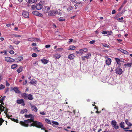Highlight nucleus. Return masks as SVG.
Here are the masks:
<instances>
[{"label": "nucleus", "mask_w": 132, "mask_h": 132, "mask_svg": "<svg viewBox=\"0 0 132 132\" xmlns=\"http://www.w3.org/2000/svg\"><path fill=\"white\" fill-rule=\"evenodd\" d=\"M32 110L33 111L37 112V108L34 105H32L30 104Z\"/></svg>", "instance_id": "obj_12"}, {"label": "nucleus", "mask_w": 132, "mask_h": 132, "mask_svg": "<svg viewBox=\"0 0 132 132\" xmlns=\"http://www.w3.org/2000/svg\"><path fill=\"white\" fill-rule=\"evenodd\" d=\"M95 42V41L94 40H92L89 42V43L91 44H93Z\"/></svg>", "instance_id": "obj_54"}, {"label": "nucleus", "mask_w": 132, "mask_h": 132, "mask_svg": "<svg viewBox=\"0 0 132 132\" xmlns=\"http://www.w3.org/2000/svg\"><path fill=\"white\" fill-rule=\"evenodd\" d=\"M4 122V120L2 118H0V126L2 125V123Z\"/></svg>", "instance_id": "obj_35"}, {"label": "nucleus", "mask_w": 132, "mask_h": 132, "mask_svg": "<svg viewBox=\"0 0 132 132\" xmlns=\"http://www.w3.org/2000/svg\"><path fill=\"white\" fill-rule=\"evenodd\" d=\"M26 1L28 3L32 4L35 2V0H26Z\"/></svg>", "instance_id": "obj_21"}, {"label": "nucleus", "mask_w": 132, "mask_h": 132, "mask_svg": "<svg viewBox=\"0 0 132 132\" xmlns=\"http://www.w3.org/2000/svg\"><path fill=\"white\" fill-rule=\"evenodd\" d=\"M22 15L24 18H28L29 16V14L28 12L26 11H23L22 13Z\"/></svg>", "instance_id": "obj_6"}, {"label": "nucleus", "mask_w": 132, "mask_h": 132, "mask_svg": "<svg viewBox=\"0 0 132 132\" xmlns=\"http://www.w3.org/2000/svg\"><path fill=\"white\" fill-rule=\"evenodd\" d=\"M35 7V6L34 5H32L31 6V9L32 10H34Z\"/></svg>", "instance_id": "obj_62"}, {"label": "nucleus", "mask_w": 132, "mask_h": 132, "mask_svg": "<svg viewBox=\"0 0 132 132\" xmlns=\"http://www.w3.org/2000/svg\"><path fill=\"white\" fill-rule=\"evenodd\" d=\"M37 55L35 53H34L32 55V56L33 57H37Z\"/></svg>", "instance_id": "obj_46"}, {"label": "nucleus", "mask_w": 132, "mask_h": 132, "mask_svg": "<svg viewBox=\"0 0 132 132\" xmlns=\"http://www.w3.org/2000/svg\"><path fill=\"white\" fill-rule=\"evenodd\" d=\"M56 11L57 12L56 13V14H59L60 15H61L62 14V12H61L60 11L58 12V11Z\"/></svg>", "instance_id": "obj_44"}, {"label": "nucleus", "mask_w": 132, "mask_h": 132, "mask_svg": "<svg viewBox=\"0 0 132 132\" xmlns=\"http://www.w3.org/2000/svg\"><path fill=\"white\" fill-rule=\"evenodd\" d=\"M115 59H116V61L117 63L119 65L121 64V63H120V62H123L124 61V60L122 58L121 59H120L119 58H115Z\"/></svg>", "instance_id": "obj_10"}, {"label": "nucleus", "mask_w": 132, "mask_h": 132, "mask_svg": "<svg viewBox=\"0 0 132 132\" xmlns=\"http://www.w3.org/2000/svg\"><path fill=\"white\" fill-rule=\"evenodd\" d=\"M22 67L20 66V67H19V69L17 70V71L18 73H19L22 71Z\"/></svg>", "instance_id": "obj_19"}, {"label": "nucleus", "mask_w": 132, "mask_h": 132, "mask_svg": "<svg viewBox=\"0 0 132 132\" xmlns=\"http://www.w3.org/2000/svg\"><path fill=\"white\" fill-rule=\"evenodd\" d=\"M107 32H108V35H111V33H112V32L111 31H107Z\"/></svg>", "instance_id": "obj_52"}, {"label": "nucleus", "mask_w": 132, "mask_h": 132, "mask_svg": "<svg viewBox=\"0 0 132 132\" xmlns=\"http://www.w3.org/2000/svg\"><path fill=\"white\" fill-rule=\"evenodd\" d=\"M27 40L31 42L36 41L35 39L34 38H29L27 39Z\"/></svg>", "instance_id": "obj_27"}, {"label": "nucleus", "mask_w": 132, "mask_h": 132, "mask_svg": "<svg viewBox=\"0 0 132 132\" xmlns=\"http://www.w3.org/2000/svg\"><path fill=\"white\" fill-rule=\"evenodd\" d=\"M131 65V63H125V64H124V66H126L128 67H130Z\"/></svg>", "instance_id": "obj_28"}, {"label": "nucleus", "mask_w": 132, "mask_h": 132, "mask_svg": "<svg viewBox=\"0 0 132 132\" xmlns=\"http://www.w3.org/2000/svg\"><path fill=\"white\" fill-rule=\"evenodd\" d=\"M5 88V86L2 84L0 85V90L3 89Z\"/></svg>", "instance_id": "obj_42"}, {"label": "nucleus", "mask_w": 132, "mask_h": 132, "mask_svg": "<svg viewBox=\"0 0 132 132\" xmlns=\"http://www.w3.org/2000/svg\"><path fill=\"white\" fill-rule=\"evenodd\" d=\"M125 122L127 124V125L128 126H132V124H131V123H130V122L128 121V120L127 119L125 121Z\"/></svg>", "instance_id": "obj_29"}, {"label": "nucleus", "mask_w": 132, "mask_h": 132, "mask_svg": "<svg viewBox=\"0 0 132 132\" xmlns=\"http://www.w3.org/2000/svg\"><path fill=\"white\" fill-rule=\"evenodd\" d=\"M127 0H125L124 1L121 7L118 9L119 11H120L121 10L122 8L124 6L125 4L127 3Z\"/></svg>", "instance_id": "obj_14"}, {"label": "nucleus", "mask_w": 132, "mask_h": 132, "mask_svg": "<svg viewBox=\"0 0 132 132\" xmlns=\"http://www.w3.org/2000/svg\"><path fill=\"white\" fill-rule=\"evenodd\" d=\"M19 123L21 125L25 127L33 126L38 128H40L43 127L42 123L36 121H31L30 122L28 121H20Z\"/></svg>", "instance_id": "obj_1"}, {"label": "nucleus", "mask_w": 132, "mask_h": 132, "mask_svg": "<svg viewBox=\"0 0 132 132\" xmlns=\"http://www.w3.org/2000/svg\"><path fill=\"white\" fill-rule=\"evenodd\" d=\"M43 7L42 5L39 3L37 4L35 6V8L37 10H39L41 9Z\"/></svg>", "instance_id": "obj_9"}, {"label": "nucleus", "mask_w": 132, "mask_h": 132, "mask_svg": "<svg viewBox=\"0 0 132 132\" xmlns=\"http://www.w3.org/2000/svg\"><path fill=\"white\" fill-rule=\"evenodd\" d=\"M32 13L33 14L38 16L42 17L43 16L42 14L40 13L37 11L32 12Z\"/></svg>", "instance_id": "obj_8"}, {"label": "nucleus", "mask_w": 132, "mask_h": 132, "mask_svg": "<svg viewBox=\"0 0 132 132\" xmlns=\"http://www.w3.org/2000/svg\"><path fill=\"white\" fill-rule=\"evenodd\" d=\"M40 114L42 115H45V113L44 112H40Z\"/></svg>", "instance_id": "obj_53"}, {"label": "nucleus", "mask_w": 132, "mask_h": 132, "mask_svg": "<svg viewBox=\"0 0 132 132\" xmlns=\"http://www.w3.org/2000/svg\"><path fill=\"white\" fill-rule=\"evenodd\" d=\"M5 96H3L2 97L1 99H0V103H3V101L4 99H5Z\"/></svg>", "instance_id": "obj_36"}, {"label": "nucleus", "mask_w": 132, "mask_h": 132, "mask_svg": "<svg viewBox=\"0 0 132 132\" xmlns=\"http://www.w3.org/2000/svg\"><path fill=\"white\" fill-rule=\"evenodd\" d=\"M27 99H28L30 100H33V98L32 97V95L31 94H30V95L28 96L27 97Z\"/></svg>", "instance_id": "obj_20"}, {"label": "nucleus", "mask_w": 132, "mask_h": 132, "mask_svg": "<svg viewBox=\"0 0 132 132\" xmlns=\"http://www.w3.org/2000/svg\"><path fill=\"white\" fill-rule=\"evenodd\" d=\"M57 12L56 11V10H52L48 12V15L49 16H54L56 14Z\"/></svg>", "instance_id": "obj_4"}, {"label": "nucleus", "mask_w": 132, "mask_h": 132, "mask_svg": "<svg viewBox=\"0 0 132 132\" xmlns=\"http://www.w3.org/2000/svg\"><path fill=\"white\" fill-rule=\"evenodd\" d=\"M41 62H42V63L44 64H46L48 62V61L47 60L43 59H42L41 60Z\"/></svg>", "instance_id": "obj_17"}, {"label": "nucleus", "mask_w": 132, "mask_h": 132, "mask_svg": "<svg viewBox=\"0 0 132 132\" xmlns=\"http://www.w3.org/2000/svg\"><path fill=\"white\" fill-rule=\"evenodd\" d=\"M33 50L37 52H39V50H38L37 48L36 47H34L33 48Z\"/></svg>", "instance_id": "obj_39"}, {"label": "nucleus", "mask_w": 132, "mask_h": 132, "mask_svg": "<svg viewBox=\"0 0 132 132\" xmlns=\"http://www.w3.org/2000/svg\"><path fill=\"white\" fill-rule=\"evenodd\" d=\"M82 50L80 49V50L79 51H76V53L79 54H82L83 53V52H82Z\"/></svg>", "instance_id": "obj_31"}, {"label": "nucleus", "mask_w": 132, "mask_h": 132, "mask_svg": "<svg viewBox=\"0 0 132 132\" xmlns=\"http://www.w3.org/2000/svg\"><path fill=\"white\" fill-rule=\"evenodd\" d=\"M102 45H103V46L105 47H109V46L107 44H106L105 43H102Z\"/></svg>", "instance_id": "obj_37"}, {"label": "nucleus", "mask_w": 132, "mask_h": 132, "mask_svg": "<svg viewBox=\"0 0 132 132\" xmlns=\"http://www.w3.org/2000/svg\"><path fill=\"white\" fill-rule=\"evenodd\" d=\"M101 33L103 34H106L108 33V32L106 31H104L102 32Z\"/></svg>", "instance_id": "obj_49"}, {"label": "nucleus", "mask_w": 132, "mask_h": 132, "mask_svg": "<svg viewBox=\"0 0 132 132\" xmlns=\"http://www.w3.org/2000/svg\"><path fill=\"white\" fill-rule=\"evenodd\" d=\"M124 122H121L120 123V127L122 128H123L124 130H126L127 129H129L128 128H124Z\"/></svg>", "instance_id": "obj_16"}, {"label": "nucleus", "mask_w": 132, "mask_h": 132, "mask_svg": "<svg viewBox=\"0 0 132 132\" xmlns=\"http://www.w3.org/2000/svg\"><path fill=\"white\" fill-rule=\"evenodd\" d=\"M113 126H114V128L115 129H117L119 128V127L118 126V125H113Z\"/></svg>", "instance_id": "obj_55"}, {"label": "nucleus", "mask_w": 132, "mask_h": 132, "mask_svg": "<svg viewBox=\"0 0 132 132\" xmlns=\"http://www.w3.org/2000/svg\"><path fill=\"white\" fill-rule=\"evenodd\" d=\"M116 11L115 10H113L112 12V14H114L116 13Z\"/></svg>", "instance_id": "obj_63"}, {"label": "nucleus", "mask_w": 132, "mask_h": 132, "mask_svg": "<svg viewBox=\"0 0 132 132\" xmlns=\"http://www.w3.org/2000/svg\"><path fill=\"white\" fill-rule=\"evenodd\" d=\"M20 41H13V43L15 44L16 45H18L20 43Z\"/></svg>", "instance_id": "obj_45"}, {"label": "nucleus", "mask_w": 132, "mask_h": 132, "mask_svg": "<svg viewBox=\"0 0 132 132\" xmlns=\"http://www.w3.org/2000/svg\"><path fill=\"white\" fill-rule=\"evenodd\" d=\"M27 112V110L26 109H23L20 111V113L23 114L24 113Z\"/></svg>", "instance_id": "obj_22"}, {"label": "nucleus", "mask_w": 132, "mask_h": 132, "mask_svg": "<svg viewBox=\"0 0 132 132\" xmlns=\"http://www.w3.org/2000/svg\"><path fill=\"white\" fill-rule=\"evenodd\" d=\"M123 19V17H121L120 18H119L117 19V20L120 22H122Z\"/></svg>", "instance_id": "obj_38"}, {"label": "nucleus", "mask_w": 132, "mask_h": 132, "mask_svg": "<svg viewBox=\"0 0 132 132\" xmlns=\"http://www.w3.org/2000/svg\"><path fill=\"white\" fill-rule=\"evenodd\" d=\"M14 36V37H21V36L20 35H15Z\"/></svg>", "instance_id": "obj_57"}, {"label": "nucleus", "mask_w": 132, "mask_h": 132, "mask_svg": "<svg viewBox=\"0 0 132 132\" xmlns=\"http://www.w3.org/2000/svg\"><path fill=\"white\" fill-rule=\"evenodd\" d=\"M9 90V88L8 87L6 88V89H5V93H6L7 92H8V91Z\"/></svg>", "instance_id": "obj_59"}, {"label": "nucleus", "mask_w": 132, "mask_h": 132, "mask_svg": "<svg viewBox=\"0 0 132 132\" xmlns=\"http://www.w3.org/2000/svg\"><path fill=\"white\" fill-rule=\"evenodd\" d=\"M51 45H45V47L46 48H49L50 47Z\"/></svg>", "instance_id": "obj_58"}, {"label": "nucleus", "mask_w": 132, "mask_h": 132, "mask_svg": "<svg viewBox=\"0 0 132 132\" xmlns=\"http://www.w3.org/2000/svg\"><path fill=\"white\" fill-rule=\"evenodd\" d=\"M10 54H13L14 53V51L13 50H11L9 52Z\"/></svg>", "instance_id": "obj_60"}, {"label": "nucleus", "mask_w": 132, "mask_h": 132, "mask_svg": "<svg viewBox=\"0 0 132 132\" xmlns=\"http://www.w3.org/2000/svg\"><path fill=\"white\" fill-rule=\"evenodd\" d=\"M58 20L60 21H64L65 20V19L63 18L62 17H60V18L58 19Z\"/></svg>", "instance_id": "obj_40"}, {"label": "nucleus", "mask_w": 132, "mask_h": 132, "mask_svg": "<svg viewBox=\"0 0 132 132\" xmlns=\"http://www.w3.org/2000/svg\"><path fill=\"white\" fill-rule=\"evenodd\" d=\"M119 50L125 54H127L128 53V52L120 48Z\"/></svg>", "instance_id": "obj_24"}, {"label": "nucleus", "mask_w": 132, "mask_h": 132, "mask_svg": "<svg viewBox=\"0 0 132 132\" xmlns=\"http://www.w3.org/2000/svg\"><path fill=\"white\" fill-rule=\"evenodd\" d=\"M9 118L11 120L16 123H18V119H16L12 118Z\"/></svg>", "instance_id": "obj_30"}, {"label": "nucleus", "mask_w": 132, "mask_h": 132, "mask_svg": "<svg viewBox=\"0 0 132 132\" xmlns=\"http://www.w3.org/2000/svg\"><path fill=\"white\" fill-rule=\"evenodd\" d=\"M60 55L58 53L55 54L53 55L54 58H60Z\"/></svg>", "instance_id": "obj_23"}, {"label": "nucleus", "mask_w": 132, "mask_h": 132, "mask_svg": "<svg viewBox=\"0 0 132 132\" xmlns=\"http://www.w3.org/2000/svg\"><path fill=\"white\" fill-rule=\"evenodd\" d=\"M75 57L74 55L72 54H70L69 55L68 58H73Z\"/></svg>", "instance_id": "obj_41"}, {"label": "nucleus", "mask_w": 132, "mask_h": 132, "mask_svg": "<svg viewBox=\"0 0 132 132\" xmlns=\"http://www.w3.org/2000/svg\"><path fill=\"white\" fill-rule=\"evenodd\" d=\"M36 80H35L34 79H33L30 80V83L32 84H36Z\"/></svg>", "instance_id": "obj_26"}, {"label": "nucleus", "mask_w": 132, "mask_h": 132, "mask_svg": "<svg viewBox=\"0 0 132 132\" xmlns=\"http://www.w3.org/2000/svg\"><path fill=\"white\" fill-rule=\"evenodd\" d=\"M63 50V48H59L56 50V51H61Z\"/></svg>", "instance_id": "obj_51"}, {"label": "nucleus", "mask_w": 132, "mask_h": 132, "mask_svg": "<svg viewBox=\"0 0 132 132\" xmlns=\"http://www.w3.org/2000/svg\"><path fill=\"white\" fill-rule=\"evenodd\" d=\"M29 95V94H27L25 93H22V97L24 98V99L26 100L27 99V97H28Z\"/></svg>", "instance_id": "obj_13"}, {"label": "nucleus", "mask_w": 132, "mask_h": 132, "mask_svg": "<svg viewBox=\"0 0 132 132\" xmlns=\"http://www.w3.org/2000/svg\"><path fill=\"white\" fill-rule=\"evenodd\" d=\"M115 71H116V74L119 75H121L122 73V70L119 67L116 68Z\"/></svg>", "instance_id": "obj_3"}, {"label": "nucleus", "mask_w": 132, "mask_h": 132, "mask_svg": "<svg viewBox=\"0 0 132 132\" xmlns=\"http://www.w3.org/2000/svg\"><path fill=\"white\" fill-rule=\"evenodd\" d=\"M74 7H72L71 6H70L67 9V10L68 11H70L72 9H73V8Z\"/></svg>", "instance_id": "obj_43"}, {"label": "nucleus", "mask_w": 132, "mask_h": 132, "mask_svg": "<svg viewBox=\"0 0 132 132\" xmlns=\"http://www.w3.org/2000/svg\"><path fill=\"white\" fill-rule=\"evenodd\" d=\"M50 8L48 6L44 7L43 9L42 10V12L45 14L47 13H48V11L50 10Z\"/></svg>", "instance_id": "obj_5"}, {"label": "nucleus", "mask_w": 132, "mask_h": 132, "mask_svg": "<svg viewBox=\"0 0 132 132\" xmlns=\"http://www.w3.org/2000/svg\"><path fill=\"white\" fill-rule=\"evenodd\" d=\"M52 123L53 124H54L57 125H59L58 122L56 121H52Z\"/></svg>", "instance_id": "obj_47"}, {"label": "nucleus", "mask_w": 132, "mask_h": 132, "mask_svg": "<svg viewBox=\"0 0 132 132\" xmlns=\"http://www.w3.org/2000/svg\"><path fill=\"white\" fill-rule=\"evenodd\" d=\"M31 45L32 46H35L37 45L36 43H32Z\"/></svg>", "instance_id": "obj_64"}, {"label": "nucleus", "mask_w": 132, "mask_h": 132, "mask_svg": "<svg viewBox=\"0 0 132 132\" xmlns=\"http://www.w3.org/2000/svg\"><path fill=\"white\" fill-rule=\"evenodd\" d=\"M5 60L6 61L9 62H12L15 61V60L13 58H5Z\"/></svg>", "instance_id": "obj_11"}, {"label": "nucleus", "mask_w": 132, "mask_h": 132, "mask_svg": "<svg viewBox=\"0 0 132 132\" xmlns=\"http://www.w3.org/2000/svg\"><path fill=\"white\" fill-rule=\"evenodd\" d=\"M81 50H82V52L83 51L86 52L88 50L87 49V48H84L83 49H82Z\"/></svg>", "instance_id": "obj_50"}, {"label": "nucleus", "mask_w": 132, "mask_h": 132, "mask_svg": "<svg viewBox=\"0 0 132 132\" xmlns=\"http://www.w3.org/2000/svg\"><path fill=\"white\" fill-rule=\"evenodd\" d=\"M17 103L18 104H22V105L24 106L25 105L24 103V100L23 99H20L18 100L17 101Z\"/></svg>", "instance_id": "obj_7"}, {"label": "nucleus", "mask_w": 132, "mask_h": 132, "mask_svg": "<svg viewBox=\"0 0 132 132\" xmlns=\"http://www.w3.org/2000/svg\"><path fill=\"white\" fill-rule=\"evenodd\" d=\"M25 117L26 118H30V119H27V120L24 121L29 122H30L31 121H33L34 120V114H27L25 115Z\"/></svg>", "instance_id": "obj_2"}, {"label": "nucleus", "mask_w": 132, "mask_h": 132, "mask_svg": "<svg viewBox=\"0 0 132 132\" xmlns=\"http://www.w3.org/2000/svg\"><path fill=\"white\" fill-rule=\"evenodd\" d=\"M117 122L115 120H112L111 121V125H117L116 124Z\"/></svg>", "instance_id": "obj_32"}, {"label": "nucleus", "mask_w": 132, "mask_h": 132, "mask_svg": "<svg viewBox=\"0 0 132 132\" xmlns=\"http://www.w3.org/2000/svg\"><path fill=\"white\" fill-rule=\"evenodd\" d=\"M111 62V59H110V58H108L107 59V60H106V63L107 65H110Z\"/></svg>", "instance_id": "obj_15"}, {"label": "nucleus", "mask_w": 132, "mask_h": 132, "mask_svg": "<svg viewBox=\"0 0 132 132\" xmlns=\"http://www.w3.org/2000/svg\"><path fill=\"white\" fill-rule=\"evenodd\" d=\"M76 47L73 45L70 46L69 47V49L70 50H73L75 49Z\"/></svg>", "instance_id": "obj_25"}, {"label": "nucleus", "mask_w": 132, "mask_h": 132, "mask_svg": "<svg viewBox=\"0 0 132 132\" xmlns=\"http://www.w3.org/2000/svg\"><path fill=\"white\" fill-rule=\"evenodd\" d=\"M1 54H4V55H6V51H1Z\"/></svg>", "instance_id": "obj_48"}, {"label": "nucleus", "mask_w": 132, "mask_h": 132, "mask_svg": "<svg viewBox=\"0 0 132 132\" xmlns=\"http://www.w3.org/2000/svg\"><path fill=\"white\" fill-rule=\"evenodd\" d=\"M45 121L46 122H47V123L49 124H51L50 120L47 119H45Z\"/></svg>", "instance_id": "obj_34"}, {"label": "nucleus", "mask_w": 132, "mask_h": 132, "mask_svg": "<svg viewBox=\"0 0 132 132\" xmlns=\"http://www.w3.org/2000/svg\"><path fill=\"white\" fill-rule=\"evenodd\" d=\"M23 58H20L19 59L17 60H16V62H17L21 61L22 60Z\"/></svg>", "instance_id": "obj_61"}, {"label": "nucleus", "mask_w": 132, "mask_h": 132, "mask_svg": "<svg viewBox=\"0 0 132 132\" xmlns=\"http://www.w3.org/2000/svg\"><path fill=\"white\" fill-rule=\"evenodd\" d=\"M27 84V80H24V81L23 82V85H25Z\"/></svg>", "instance_id": "obj_56"}, {"label": "nucleus", "mask_w": 132, "mask_h": 132, "mask_svg": "<svg viewBox=\"0 0 132 132\" xmlns=\"http://www.w3.org/2000/svg\"><path fill=\"white\" fill-rule=\"evenodd\" d=\"M13 90H14V92H15L16 93L19 94L20 93V91L19 90H18L17 87H15L14 88H13Z\"/></svg>", "instance_id": "obj_18"}, {"label": "nucleus", "mask_w": 132, "mask_h": 132, "mask_svg": "<svg viewBox=\"0 0 132 132\" xmlns=\"http://www.w3.org/2000/svg\"><path fill=\"white\" fill-rule=\"evenodd\" d=\"M17 66L18 65H17V64H13V65H11V69H14L16 67H17Z\"/></svg>", "instance_id": "obj_33"}]
</instances>
